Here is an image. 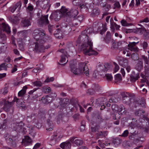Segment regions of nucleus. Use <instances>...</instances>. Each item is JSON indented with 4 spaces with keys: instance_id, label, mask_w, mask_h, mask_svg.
Returning <instances> with one entry per match:
<instances>
[{
    "instance_id": "obj_44",
    "label": "nucleus",
    "mask_w": 149,
    "mask_h": 149,
    "mask_svg": "<svg viewBox=\"0 0 149 149\" xmlns=\"http://www.w3.org/2000/svg\"><path fill=\"white\" fill-rule=\"evenodd\" d=\"M104 66L105 69H104L103 71L104 72L107 71L111 67V65L109 64L108 63L105 64Z\"/></svg>"
},
{
    "instance_id": "obj_35",
    "label": "nucleus",
    "mask_w": 149,
    "mask_h": 149,
    "mask_svg": "<svg viewBox=\"0 0 149 149\" xmlns=\"http://www.w3.org/2000/svg\"><path fill=\"white\" fill-rule=\"evenodd\" d=\"M48 113L51 118H54L55 117V111L54 110H49L48 111Z\"/></svg>"
},
{
    "instance_id": "obj_57",
    "label": "nucleus",
    "mask_w": 149,
    "mask_h": 149,
    "mask_svg": "<svg viewBox=\"0 0 149 149\" xmlns=\"http://www.w3.org/2000/svg\"><path fill=\"white\" fill-rule=\"evenodd\" d=\"M59 51L60 52L63 54V55L66 56V55L67 54V52L63 49H61L59 50Z\"/></svg>"
},
{
    "instance_id": "obj_43",
    "label": "nucleus",
    "mask_w": 149,
    "mask_h": 149,
    "mask_svg": "<svg viewBox=\"0 0 149 149\" xmlns=\"http://www.w3.org/2000/svg\"><path fill=\"white\" fill-rule=\"evenodd\" d=\"M38 117L40 118H44L45 116V112L43 111H39L38 113Z\"/></svg>"
},
{
    "instance_id": "obj_59",
    "label": "nucleus",
    "mask_w": 149,
    "mask_h": 149,
    "mask_svg": "<svg viewBox=\"0 0 149 149\" xmlns=\"http://www.w3.org/2000/svg\"><path fill=\"white\" fill-rule=\"evenodd\" d=\"M40 143H37L34 146L33 149H37L40 147Z\"/></svg>"
},
{
    "instance_id": "obj_22",
    "label": "nucleus",
    "mask_w": 149,
    "mask_h": 149,
    "mask_svg": "<svg viewBox=\"0 0 149 149\" xmlns=\"http://www.w3.org/2000/svg\"><path fill=\"white\" fill-rule=\"evenodd\" d=\"M2 25L3 31H6L7 33H10L11 31L10 28L8 25L5 23H3Z\"/></svg>"
},
{
    "instance_id": "obj_53",
    "label": "nucleus",
    "mask_w": 149,
    "mask_h": 149,
    "mask_svg": "<svg viewBox=\"0 0 149 149\" xmlns=\"http://www.w3.org/2000/svg\"><path fill=\"white\" fill-rule=\"evenodd\" d=\"M26 93L25 91L21 90L18 93V95L19 96H23Z\"/></svg>"
},
{
    "instance_id": "obj_64",
    "label": "nucleus",
    "mask_w": 149,
    "mask_h": 149,
    "mask_svg": "<svg viewBox=\"0 0 149 149\" xmlns=\"http://www.w3.org/2000/svg\"><path fill=\"white\" fill-rule=\"evenodd\" d=\"M8 92V88L6 87H5L3 91V94L4 95H5L7 94Z\"/></svg>"
},
{
    "instance_id": "obj_39",
    "label": "nucleus",
    "mask_w": 149,
    "mask_h": 149,
    "mask_svg": "<svg viewBox=\"0 0 149 149\" xmlns=\"http://www.w3.org/2000/svg\"><path fill=\"white\" fill-rule=\"evenodd\" d=\"M105 77L108 81H111L113 79V77L111 74H106Z\"/></svg>"
},
{
    "instance_id": "obj_24",
    "label": "nucleus",
    "mask_w": 149,
    "mask_h": 149,
    "mask_svg": "<svg viewBox=\"0 0 149 149\" xmlns=\"http://www.w3.org/2000/svg\"><path fill=\"white\" fill-rule=\"evenodd\" d=\"M143 62L142 61H139L138 63H137L136 68V69L139 71L141 70L143 68Z\"/></svg>"
},
{
    "instance_id": "obj_10",
    "label": "nucleus",
    "mask_w": 149,
    "mask_h": 149,
    "mask_svg": "<svg viewBox=\"0 0 149 149\" xmlns=\"http://www.w3.org/2000/svg\"><path fill=\"white\" fill-rule=\"evenodd\" d=\"M139 78V74L133 71L130 76V80L133 82H135Z\"/></svg>"
},
{
    "instance_id": "obj_37",
    "label": "nucleus",
    "mask_w": 149,
    "mask_h": 149,
    "mask_svg": "<svg viewBox=\"0 0 149 149\" xmlns=\"http://www.w3.org/2000/svg\"><path fill=\"white\" fill-rule=\"evenodd\" d=\"M141 58L146 64L149 65V59L147 57L144 55H142L141 56Z\"/></svg>"
},
{
    "instance_id": "obj_33",
    "label": "nucleus",
    "mask_w": 149,
    "mask_h": 149,
    "mask_svg": "<svg viewBox=\"0 0 149 149\" xmlns=\"http://www.w3.org/2000/svg\"><path fill=\"white\" fill-rule=\"evenodd\" d=\"M121 80L122 77L120 74H117L115 76V82H118Z\"/></svg>"
},
{
    "instance_id": "obj_55",
    "label": "nucleus",
    "mask_w": 149,
    "mask_h": 149,
    "mask_svg": "<svg viewBox=\"0 0 149 149\" xmlns=\"http://www.w3.org/2000/svg\"><path fill=\"white\" fill-rule=\"evenodd\" d=\"M68 11V10L65 8L64 7H62L61 9V12L64 14L65 13H66Z\"/></svg>"
},
{
    "instance_id": "obj_7",
    "label": "nucleus",
    "mask_w": 149,
    "mask_h": 149,
    "mask_svg": "<svg viewBox=\"0 0 149 149\" xmlns=\"http://www.w3.org/2000/svg\"><path fill=\"white\" fill-rule=\"evenodd\" d=\"M32 18V15H31L29 18L23 19L21 21L22 26L24 27H27L31 25Z\"/></svg>"
},
{
    "instance_id": "obj_38",
    "label": "nucleus",
    "mask_w": 149,
    "mask_h": 149,
    "mask_svg": "<svg viewBox=\"0 0 149 149\" xmlns=\"http://www.w3.org/2000/svg\"><path fill=\"white\" fill-rule=\"evenodd\" d=\"M137 137V135L134 133H132L131 135L129 136V138L130 140H134Z\"/></svg>"
},
{
    "instance_id": "obj_41",
    "label": "nucleus",
    "mask_w": 149,
    "mask_h": 149,
    "mask_svg": "<svg viewBox=\"0 0 149 149\" xmlns=\"http://www.w3.org/2000/svg\"><path fill=\"white\" fill-rule=\"evenodd\" d=\"M100 128L99 125H96L94 127H91V130L92 132H95L97 131Z\"/></svg>"
},
{
    "instance_id": "obj_46",
    "label": "nucleus",
    "mask_w": 149,
    "mask_h": 149,
    "mask_svg": "<svg viewBox=\"0 0 149 149\" xmlns=\"http://www.w3.org/2000/svg\"><path fill=\"white\" fill-rule=\"evenodd\" d=\"M66 56L64 55H61V58L60 60V62L61 63H64L66 62Z\"/></svg>"
},
{
    "instance_id": "obj_31",
    "label": "nucleus",
    "mask_w": 149,
    "mask_h": 149,
    "mask_svg": "<svg viewBox=\"0 0 149 149\" xmlns=\"http://www.w3.org/2000/svg\"><path fill=\"white\" fill-rule=\"evenodd\" d=\"M92 88L95 91H98L100 89L101 87L97 84H94L92 86Z\"/></svg>"
},
{
    "instance_id": "obj_60",
    "label": "nucleus",
    "mask_w": 149,
    "mask_h": 149,
    "mask_svg": "<svg viewBox=\"0 0 149 149\" xmlns=\"http://www.w3.org/2000/svg\"><path fill=\"white\" fill-rule=\"evenodd\" d=\"M77 19L81 22L83 19V17L82 15L79 16L77 17Z\"/></svg>"
},
{
    "instance_id": "obj_6",
    "label": "nucleus",
    "mask_w": 149,
    "mask_h": 149,
    "mask_svg": "<svg viewBox=\"0 0 149 149\" xmlns=\"http://www.w3.org/2000/svg\"><path fill=\"white\" fill-rule=\"evenodd\" d=\"M36 91V90L33 89L32 90L30 91L29 93V95L28 96V98H30L32 100H34L37 98L39 96H40L41 94V93H39L38 92H36L35 93H33Z\"/></svg>"
},
{
    "instance_id": "obj_2",
    "label": "nucleus",
    "mask_w": 149,
    "mask_h": 149,
    "mask_svg": "<svg viewBox=\"0 0 149 149\" xmlns=\"http://www.w3.org/2000/svg\"><path fill=\"white\" fill-rule=\"evenodd\" d=\"M45 34L43 30L36 29H35L33 33V38L37 41L35 42V46L33 51L35 52L39 53L44 52L45 49H48L50 47L48 45L45 47L43 44L45 41L43 40V36Z\"/></svg>"
},
{
    "instance_id": "obj_17",
    "label": "nucleus",
    "mask_w": 149,
    "mask_h": 149,
    "mask_svg": "<svg viewBox=\"0 0 149 149\" xmlns=\"http://www.w3.org/2000/svg\"><path fill=\"white\" fill-rule=\"evenodd\" d=\"M71 146V144L69 141H66L61 143L60 147L63 149H70Z\"/></svg>"
},
{
    "instance_id": "obj_25",
    "label": "nucleus",
    "mask_w": 149,
    "mask_h": 149,
    "mask_svg": "<svg viewBox=\"0 0 149 149\" xmlns=\"http://www.w3.org/2000/svg\"><path fill=\"white\" fill-rule=\"evenodd\" d=\"M111 34L110 32L107 31V33L105 40L106 43H109L111 39Z\"/></svg>"
},
{
    "instance_id": "obj_52",
    "label": "nucleus",
    "mask_w": 149,
    "mask_h": 149,
    "mask_svg": "<svg viewBox=\"0 0 149 149\" xmlns=\"http://www.w3.org/2000/svg\"><path fill=\"white\" fill-rule=\"evenodd\" d=\"M129 133L128 131V130H126L124 131L123 133L122 134L121 136L124 137H125L127 136H128V134Z\"/></svg>"
},
{
    "instance_id": "obj_61",
    "label": "nucleus",
    "mask_w": 149,
    "mask_h": 149,
    "mask_svg": "<svg viewBox=\"0 0 149 149\" xmlns=\"http://www.w3.org/2000/svg\"><path fill=\"white\" fill-rule=\"evenodd\" d=\"M49 96H50L51 97L53 98V99L54 100V98L56 96V94L55 93H52L51 94L49 95Z\"/></svg>"
},
{
    "instance_id": "obj_5",
    "label": "nucleus",
    "mask_w": 149,
    "mask_h": 149,
    "mask_svg": "<svg viewBox=\"0 0 149 149\" xmlns=\"http://www.w3.org/2000/svg\"><path fill=\"white\" fill-rule=\"evenodd\" d=\"M19 99L15 97L13 102H9L8 101L3 100L2 101V103H3V109L6 111H9L10 107H12L13 104V102L16 101L17 102L19 101Z\"/></svg>"
},
{
    "instance_id": "obj_9",
    "label": "nucleus",
    "mask_w": 149,
    "mask_h": 149,
    "mask_svg": "<svg viewBox=\"0 0 149 149\" xmlns=\"http://www.w3.org/2000/svg\"><path fill=\"white\" fill-rule=\"evenodd\" d=\"M76 137H72L70 139V141L72 142L74 141V144L75 146H79L83 143V141L81 139H76Z\"/></svg>"
},
{
    "instance_id": "obj_23",
    "label": "nucleus",
    "mask_w": 149,
    "mask_h": 149,
    "mask_svg": "<svg viewBox=\"0 0 149 149\" xmlns=\"http://www.w3.org/2000/svg\"><path fill=\"white\" fill-rule=\"evenodd\" d=\"M11 22L13 24H17L19 23V19L18 17H11L9 18Z\"/></svg>"
},
{
    "instance_id": "obj_50",
    "label": "nucleus",
    "mask_w": 149,
    "mask_h": 149,
    "mask_svg": "<svg viewBox=\"0 0 149 149\" xmlns=\"http://www.w3.org/2000/svg\"><path fill=\"white\" fill-rule=\"evenodd\" d=\"M48 24L49 31L50 33H52V29L54 27V26L53 25L50 24Z\"/></svg>"
},
{
    "instance_id": "obj_13",
    "label": "nucleus",
    "mask_w": 149,
    "mask_h": 149,
    "mask_svg": "<svg viewBox=\"0 0 149 149\" xmlns=\"http://www.w3.org/2000/svg\"><path fill=\"white\" fill-rule=\"evenodd\" d=\"M78 13V10L76 9H72L69 12L66 13V15L70 17L74 18Z\"/></svg>"
},
{
    "instance_id": "obj_3",
    "label": "nucleus",
    "mask_w": 149,
    "mask_h": 149,
    "mask_svg": "<svg viewBox=\"0 0 149 149\" xmlns=\"http://www.w3.org/2000/svg\"><path fill=\"white\" fill-rule=\"evenodd\" d=\"M71 71L75 75L83 74L86 76H89V69L87 65L84 63H81L79 64V67L77 68L75 65L71 66Z\"/></svg>"
},
{
    "instance_id": "obj_30",
    "label": "nucleus",
    "mask_w": 149,
    "mask_h": 149,
    "mask_svg": "<svg viewBox=\"0 0 149 149\" xmlns=\"http://www.w3.org/2000/svg\"><path fill=\"white\" fill-rule=\"evenodd\" d=\"M53 100V98L51 97L50 96L47 95L46 96V101L45 102L43 101V103L45 104H48L52 101Z\"/></svg>"
},
{
    "instance_id": "obj_32",
    "label": "nucleus",
    "mask_w": 149,
    "mask_h": 149,
    "mask_svg": "<svg viewBox=\"0 0 149 149\" xmlns=\"http://www.w3.org/2000/svg\"><path fill=\"white\" fill-rule=\"evenodd\" d=\"M6 39V36L4 34H1L0 35V40H2V41H0L1 43L4 44L5 43V41Z\"/></svg>"
},
{
    "instance_id": "obj_27",
    "label": "nucleus",
    "mask_w": 149,
    "mask_h": 149,
    "mask_svg": "<svg viewBox=\"0 0 149 149\" xmlns=\"http://www.w3.org/2000/svg\"><path fill=\"white\" fill-rule=\"evenodd\" d=\"M117 111L121 113H126L125 107L123 105H120L119 107H118V110Z\"/></svg>"
},
{
    "instance_id": "obj_15",
    "label": "nucleus",
    "mask_w": 149,
    "mask_h": 149,
    "mask_svg": "<svg viewBox=\"0 0 149 149\" xmlns=\"http://www.w3.org/2000/svg\"><path fill=\"white\" fill-rule=\"evenodd\" d=\"M60 14V13L59 12H53L50 15V18L51 19H53L56 21H58L60 18V16H58Z\"/></svg>"
},
{
    "instance_id": "obj_62",
    "label": "nucleus",
    "mask_w": 149,
    "mask_h": 149,
    "mask_svg": "<svg viewBox=\"0 0 149 149\" xmlns=\"http://www.w3.org/2000/svg\"><path fill=\"white\" fill-rule=\"evenodd\" d=\"M13 51L15 54L18 56L19 55V52L17 49H14Z\"/></svg>"
},
{
    "instance_id": "obj_21",
    "label": "nucleus",
    "mask_w": 149,
    "mask_h": 149,
    "mask_svg": "<svg viewBox=\"0 0 149 149\" xmlns=\"http://www.w3.org/2000/svg\"><path fill=\"white\" fill-rule=\"evenodd\" d=\"M114 27H115L116 29V30H118L119 29L120 26L117 25L114 22H111L110 28L112 31L113 32H114L115 31Z\"/></svg>"
},
{
    "instance_id": "obj_42",
    "label": "nucleus",
    "mask_w": 149,
    "mask_h": 149,
    "mask_svg": "<svg viewBox=\"0 0 149 149\" xmlns=\"http://www.w3.org/2000/svg\"><path fill=\"white\" fill-rule=\"evenodd\" d=\"M122 25L124 26H127L129 25V24L124 19H122L120 22Z\"/></svg>"
},
{
    "instance_id": "obj_36",
    "label": "nucleus",
    "mask_w": 149,
    "mask_h": 149,
    "mask_svg": "<svg viewBox=\"0 0 149 149\" xmlns=\"http://www.w3.org/2000/svg\"><path fill=\"white\" fill-rule=\"evenodd\" d=\"M34 86L41 87L42 86V83L40 81H36L33 83Z\"/></svg>"
},
{
    "instance_id": "obj_63",
    "label": "nucleus",
    "mask_w": 149,
    "mask_h": 149,
    "mask_svg": "<svg viewBox=\"0 0 149 149\" xmlns=\"http://www.w3.org/2000/svg\"><path fill=\"white\" fill-rule=\"evenodd\" d=\"M114 6L115 7L119 8L120 6V5L119 2H117L114 3Z\"/></svg>"
},
{
    "instance_id": "obj_26",
    "label": "nucleus",
    "mask_w": 149,
    "mask_h": 149,
    "mask_svg": "<svg viewBox=\"0 0 149 149\" xmlns=\"http://www.w3.org/2000/svg\"><path fill=\"white\" fill-rule=\"evenodd\" d=\"M122 140L118 138H115L113 141V143L116 146L120 144L122 142Z\"/></svg>"
},
{
    "instance_id": "obj_56",
    "label": "nucleus",
    "mask_w": 149,
    "mask_h": 149,
    "mask_svg": "<svg viewBox=\"0 0 149 149\" xmlns=\"http://www.w3.org/2000/svg\"><path fill=\"white\" fill-rule=\"evenodd\" d=\"M145 103V100L144 98L142 99L139 102V104L140 105H144Z\"/></svg>"
},
{
    "instance_id": "obj_16",
    "label": "nucleus",
    "mask_w": 149,
    "mask_h": 149,
    "mask_svg": "<svg viewBox=\"0 0 149 149\" xmlns=\"http://www.w3.org/2000/svg\"><path fill=\"white\" fill-rule=\"evenodd\" d=\"M119 64L123 67H126L128 64V61L126 58H121L119 61Z\"/></svg>"
},
{
    "instance_id": "obj_48",
    "label": "nucleus",
    "mask_w": 149,
    "mask_h": 149,
    "mask_svg": "<svg viewBox=\"0 0 149 149\" xmlns=\"http://www.w3.org/2000/svg\"><path fill=\"white\" fill-rule=\"evenodd\" d=\"M149 18L148 17H146L144 19H141L139 21V22L140 23H143V22H145V23H148L149 22Z\"/></svg>"
},
{
    "instance_id": "obj_18",
    "label": "nucleus",
    "mask_w": 149,
    "mask_h": 149,
    "mask_svg": "<svg viewBox=\"0 0 149 149\" xmlns=\"http://www.w3.org/2000/svg\"><path fill=\"white\" fill-rule=\"evenodd\" d=\"M121 95L122 97L123 100H125L124 101L126 103H129L130 102L131 98L127 93H125L124 92H122L121 93Z\"/></svg>"
},
{
    "instance_id": "obj_8",
    "label": "nucleus",
    "mask_w": 149,
    "mask_h": 149,
    "mask_svg": "<svg viewBox=\"0 0 149 149\" xmlns=\"http://www.w3.org/2000/svg\"><path fill=\"white\" fill-rule=\"evenodd\" d=\"M48 15H46L42 16L39 19L38 24L40 26L43 25L48 24L49 21L48 19Z\"/></svg>"
},
{
    "instance_id": "obj_49",
    "label": "nucleus",
    "mask_w": 149,
    "mask_h": 149,
    "mask_svg": "<svg viewBox=\"0 0 149 149\" xmlns=\"http://www.w3.org/2000/svg\"><path fill=\"white\" fill-rule=\"evenodd\" d=\"M114 65H115V67L114 68V71L116 72H117L119 69V66L115 63H114Z\"/></svg>"
},
{
    "instance_id": "obj_11",
    "label": "nucleus",
    "mask_w": 149,
    "mask_h": 149,
    "mask_svg": "<svg viewBox=\"0 0 149 149\" xmlns=\"http://www.w3.org/2000/svg\"><path fill=\"white\" fill-rule=\"evenodd\" d=\"M32 141L31 138L28 136H25L22 141L23 144L25 146H29L31 144Z\"/></svg>"
},
{
    "instance_id": "obj_4",
    "label": "nucleus",
    "mask_w": 149,
    "mask_h": 149,
    "mask_svg": "<svg viewBox=\"0 0 149 149\" xmlns=\"http://www.w3.org/2000/svg\"><path fill=\"white\" fill-rule=\"evenodd\" d=\"M26 127H27V126L22 121L18 123H14L13 125V130L19 132L25 133L26 131Z\"/></svg>"
},
{
    "instance_id": "obj_20",
    "label": "nucleus",
    "mask_w": 149,
    "mask_h": 149,
    "mask_svg": "<svg viewBox=\"0 0 149 149\" xmlns=\"http://www.w3.org/2000/svg\"><path fill=\"white\" fill-rule=\"evenodd\" d=\"M43 4L41 5L42 9H47V11H48L50 6V4L49 2L47 1H44L43 2Z\"/></svg>"
},
{
    "instance_id": "obj_28",
    "label": "nucleus",
    "mask_w": 149,
    "mask_h": 149,
    "mask_svg": "<svg viewBox=\"0 0 149 149\" xmlns=\"http://www.w3.org/2000/svg\"><path fill=\"white\" fill-rule=\"evenodd\" d=\"M145 111L140 109L137 110L135 111L134 112L135 116H141L142 113H144Z\"/></svg>"
},
{
    "instance_id": "obj_34",
    "label": "nucleus",
    "mask_w": 149,
    "mask_h": 149,
    "mask_svg": "<svg viewBox=\"0 0 149 149\" xmlns=\"http://www.w3.org/2000/svg\"><path fill=\"white\" fill-rule=\"evenodd\" d=\"M7 64L3 63L0 65V70H6L7 69Z\"/></svg>"
},
{
    "instance_id": "obj_19",
    "label": "nucleus",
    "mask_w": 149,
    "mask_h": 149,
    "mask_svg": "<svg viewBox=\"0 0 149 149\" xmlns=\"http://www.w3.org/2000/svg\"><path fill=\"white\" fill-rule=\"evenodd\" d=\"M62 137V135H59L58 134H55L52 136L51 140L52 141L54 140L55 141H58L60 140Z\"/></svg>"
},
{
    "instance_id": "obj_45",
    "label": "nucleus",
    "mask_w": 149,
    "mask_h": 149,
    "mask_svg": "<svg viewBox=\"0 0 149 149\" xmlns=\"http://www.w3.org/2000/svg\"><path fill=\"white\" fill-rule=\"evenodd\" d=\"M118 106L116 104H112L111 106V108L113 110L115 111H117L118 110Z\"/></svg>"
},
{
    "instance_id": "obj_1",
    "label": "nucleus",
    "mask_w": 149,
    "mask_h": 149,
    "mask_svg": "<svg viewBox=\"0 0 149 149\" xmlns=\"http://www.w3.org/2000/svg\"><path fill=\"white\" fill-rule=\"evenodd\" d=\"M93 31L92 28H88L82 32L81 34L78 38L79 40L84 42L81 45V49L83 51L84 54L86 55H97L98 54L97 52L92 49L93 42L88 37V35L91 33Z\"/></svg>"
},
{
    "instance_id": "obj_58",
    "label": "nucleus",
    "mask_w": 149,
    "mask_h": 149,
    "mask_svg": "<svg viewBox=\"0 0 149 149\" xmlns=\"http://www.w3.org/2000/svg\"><path fill=\"white\" fill-rule=\"evenodd\" d=\"M143 30V28H137L136 29V31L137 33H141L142 31Z\"/></svg>"
},
{
    "instance_id": "obj_12",
    "label": "nucleus",
    "mask_w": 149,
    "mask_h": 149,
    "mask_svg": "<svg viewBox=\"0 0 149 149\" xmlns=\"http://www.w3.org/2000/svg\"><path fill=\"white\" fill-rule=\"evenodd\" d=\"M138 42H130L128 46V49L132 52H137L138 51V49L136 46V45L138 43Z\"/></svg>"
},
{
    "instance_id": "obj_29",
    "label": "nucleus",
    "mask_w": 149,
    "mask_h": 149,
    "mask_svg": "<svg viewBox=\"0 0 149 149\" xmlns=\"http://www.w3.org/2000/svg\"><path fill=\"white\" fill-rule=\"evenodd\" d=\"M131 58L132 59L134 60H137L139 59V58L138 54L136 53H134L131 55Z\"/></svg>"
},
{
    "instance_id": "obj_51",
    "label": "nucleus",
    "mask_w": 149,
    "mask_h": 149,
    "mask_svg": "<svg viewBox=\"0 0 149 149\" xmlns=\"http://www.w3.org/2000/svg\"><path fill=\"white\" fill-rule=\"evenodd\" d=\"M54 78L53 77H50V78H47L45 81V82H49L50 81H52L54 80Z\"/></svg>"
},
{
    "instance_id": "obj_47",
    "label": "nucleus",
    "mask_w": 149,
    "mask_h": 149,
    "mask_svg": "<svg viewBox=\"0 0 149 149\" xmlns=\"http://www.w3.org/2000/svg\"><path fill=\"white\" fill-rule=\"evenodd\" d=\"M85 122L84 121H82L81 123V125L80 127V130L81 131H84L85 129V125L84 124Z\"/></svg>"
},
{
    "instance_id": "obj_14",
    "label": "nucleus",
    "mask_w": 149,
    "mask_h": 149,
    "mask_svg": "<svg viewBox=\"0 0 149 149\" xmlns=\"http://www.w3.org/2000/svg\"><path fill=\"white\" fill-rule=\"evenodd\" d=\"M21 2L19 1L14 6L10 8L11 11L13 13H14L17 8V10L19 11L21 8Z\"/></svg>"
},
{
    "instance_id": "obj_54",
    "label": "nucleus",
    "mask_w": 149,
    "mask_h": 149,
    "mask_svg": "<svg viewBox=\"0 0 149 149\" xmlns=\"http://www.w3.org/2000/svg\"><path fill=\"white\" fill-rule=\"evenodd\" d=\"M142 46L143 49H146L148 46V43L144 41L142 43Z\"/></svg>"
},
{
    "instance_id": "obj_40",
    "label": "nucleus",
    "mask_w": 149,
    "mask_h": 149,
    "mask_svg": "<svg viewBox=\"0 0 149 149\" xmlns=\"http://www.w3.org/2000/svg\"><path fill=\"white\" fill-rule=\"evenodd\" d=\"M43 92L45 93H48L50 91L51 89L50 87L47 88L46 87H43L42 88Z\"/></svg>"
}]
</instances>
